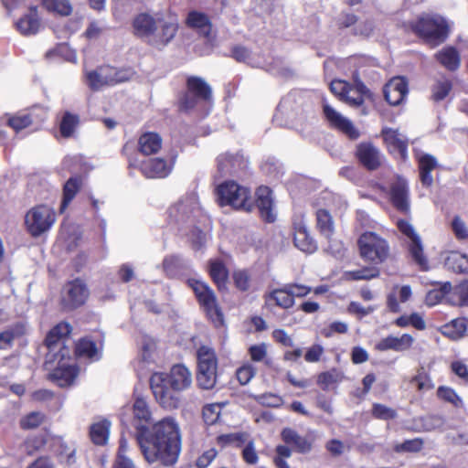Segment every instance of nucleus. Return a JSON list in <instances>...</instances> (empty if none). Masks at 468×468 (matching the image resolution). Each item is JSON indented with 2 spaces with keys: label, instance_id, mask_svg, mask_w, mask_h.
Listing matches in <instances>:
<instances>
[{
  "label": "nucleus",
  "instance_id": "f257e3e1",
  "mask_svg": "<svg viewBox=\"0 0 468 468\" xmlns=\"http://www.w3.org/2000/svg\"><path fill=\"white\" fill-rule=\"evenodd\" d=\"M133 410L135 438L144 460L150 464H176L182 450V434L177 420L165 417L148 426L152 413L147 402L141 398L135 399Z\"/></svg>",
  "mask_w": 468,
  "mask_h": 468
},
{
  "label": "nucleus",
  "instance_id": "f03ea898",
  "mask_svg": "<svg viewBox=\"0 0 468 468\" xmlns=\"http://www.w3.org/2000/svg\"><path fill=\"white\" fill-rule=\"evenodd\" d=\"M192 382V373L183 364L173 366L169 373L155 372L150 378V387L155 400L167 410L179 407V393L189 388Z\"/></svg>",
  "mask_w": 468,
  "mask_h": 468
},
{
  "label": "nucleus",
  "instance_id": "7ed1b4c3",
  "mask_svg": "<svg viewBox=\"0 0 468 468\" xmlns=\"http://www.w3.org/2000/svg\"><path fill=\"white\" fill-rule=\"evenodd\" d=\"M133 29L137 36L158 48L166 46L176 36L178 29L177 18L175 15L140 14L133 20Z\"/></svg>",
  "mask_w": 468,
  "mask_h": 468
},
{
  "label": "nucleus",
  "instance_id": "20e7f679",
  "mask_svg": "<svg viewBox=\"0 0 468 468\" xmlns=\"http://www.w3.org/2000/svg\"><path fill=\"white\" fill-rule=\"evenodd\" d=\"M409 27L432 47L444 42L451 31L448 21L437 14H422L410 22Z\"/></svg>",
  "mask_w": 468,
  "mask_h": 468
},
{
  "label": "nucleus",
  "instance_id": "39448f33",
  "mask_svg": "<svg viewBox=\"0 0 468 468\" xmlns=\"http://www.w3.org/2000/svg\"><path fill=\"white\" fill-rule=\"evenodd\" d=\"M133 71L130 69H116L110 66L100 67L85 73L86 82L92 90H100L131 80Z\"/></svg>",
  "mask_w": 468,
  "mask_h": 468
},
{
  "label": "nucleus",
  "instance_id": "423d86ee",
  "mask_svg": "<svg viewBox=\"0 0 468 468\" xmlns=\"http://www.w3.org/2000/svg\"><path fill=\"white\" fill-rule=\"evenodd\" d=\"M218 202L220 206H230L235 209L250 211V191L234 181H226L217 187Z\"/></svg>",
  "mask_w": 468,
  "mask_h": 468
},
{
  "label": "nucleus",
  "instance_id": "0eeeda50",
  "mask_svg": "<svg viewBox=\"0 0 468 468\" xmlns=\"http://www.w3.org/2000/svg\"><path fill=\"white\" fill-rule=\"evenodd\" d=\"M55 222L56 212L47 205L35 206L25 216L27 229L33 237H38L48 231Z\"/></svg>",
  "mask_w": 468,
  "mask_h": 468
},
{
  "label": "nucleus",
  "instance_id": "6e6552de",
  "mask_svg": "<svg viewBox=\"0 0 468 468\" xmlns=\"http://www.w3.org/2000/svg\"><path fill=\"white\" fill-rule=\"evenodd\" d=\"M199 206L195 194H189L171 205L167 210L169 224L182 226L191 224L198 213Z\"/></svg>",
  "mask_w": 468,
  "mask_h": 468
},
{
  "label": "nucleus",
  "instance_id": "1a4fd4ad",
  "mask_svg": "<svg viewBox=\"0 0 468 468\" xmlns=\"http://www.w3.org/2000/svg\"><path fill=\"white\" fill-rule=\"evenodd\" d=\"M361 257L368 261L382 262L388 255L386 240L373 232H366L358 239Z\"/></svg>",
  "mask_w": 468,
  "mask_h": 468
},
{
  "label": "nucleus",
  "instance_id": "9d476101",
  "mask_svg": "<svg viewBox=\"0 0 468 468\" xmlns=\"http://www.w3.org/2000/svg\"><path fill=\"white\" fill-rule=\"evenodd\" d=\"M187 90L181 100V108L189 111L200 102L211 99L210 86L199 77H189L186 82Z\"/></svg>",
  "mask_w": 468,
  "mask_h": 468
},
{
  "label": "nucleus",
  "instance_id": "9b49d317",
  "mask_svg": "<svg viewBox=\"0 0 468 468\" xmlns=\"http://www.w3.org/2000/svg\"><path fill=\"white\" fill-rule=\"evenodd\" d=\"M71 329L69 324L59 323L49 331L46 338L48 356H59L60 359H66L69 356V349L66 346V342Z\"/></svg>",
  "mask_w": 468,
  "mask_h": 468
},
{
  "label": "nucleus",
  "instance_id": "f8f14e48",
  "mask_svg": "<svg viewBox=\"0 0 468 468\" xmlns=\"http://www.w3.org/2000/svg\"><path fill=\"white\" fill-rule=\"evenodd\" d=\"M188 285L193 289L199 303L213 319L221 320L222 314L218 307L213 291L202 281L189 279Z\"/></svg>",
  "mask_w": 468,
  "mask_h": 468
},
{
  "label": "nucleus",
  "instance_id": "ddd939ff",
  "mask_svg": "<svg viewBox=\"0 0 468 468\" xmlns=\"http://www.w3.org/2000/svg\"><path fill=\"white\" fill-rule=\"evenodd\" d=\"M330 90L341 101L355 107L363 104V95L367 91L366 86L362 83L357 84V86L354 88L341 80H333L330 84Z\"/></svg>",
  "mask_w": 468,
  "mask_h": 468
},
{
  "label": "nucleus",
  "instance_id": "4468645a",
  "mask_svg": "<svg viewBox=\"0 0 468 468\" xmlns=\"http://www.w3.org/2000/svg\"><path fill=\"white\" fill-rule=\"evenodd\" d=\"M397 226L399 231L409 239L410 251L415 262L422 270H428V261L423 255L420 239L412 225L406 220H399Z\"/></svg>",
  "mask_w": 468,
  "mask_h": 468
},
{
  "label": "nucleus",
  "instance_id": "2eb2a0df",
  "mask_svg": "<svg viewBox=\"0 0 468 468\" xmlns=\"http://www.w3.org/2000/svg\"><path fill=\"white\" fill-rule=\"evenodd\" d=\"M248 166V161L239 153H224L217 158L218 174L219 176H239Z\"/></svg>",
  "mask_w": 468,
  "mask_h": 468
},
{
  "label": "nucleus",
  "instance_id": "dca6fc26",
  "mask_svg": "<svg viewBox=\"0 0 468 468\" xmlns=\"http://www.w3.org/2000/svg\"><path fill=\"white\" fill-rule=\"evenodd\" d=\"M323 111L330 126L341 131L352 139H356L359 136V133L353 123L326 101L323 102Z\"/></svg>",
  "mask_w": 468,
  "mask_h": 468
},
{
  "label": "nucleus",
  "instance_id": "f3484780",
  "mask_svg": "<svg viewBox=\"0 0 468 468\" xmlns=\"http://www.w3.org/2000/svg\"><path fill=\"white\" fill-rule=\"evenodd\" d=\"M89 290L85 282L80 279L69 282L63 291V303L70 308H76L85 303Z\"/></svg>",
  "mask_w": 468,
  "mask_h": 468
},
{
  "label": "nucleus",
  "instance_id": "a211bd4d",
  "mask_svg": "<svg viewBox=\"0 0 468 468\" xmlns=\"http://www.w3.org/2000/svg\"><path fill=\"white\" fill-rule=\"evenodd\" d=\"M174 161L164 158H151L140 165L142 174L147 178H165L170 175Z\"/></svg>",
  "mask_w": 468,
  "mask_h": 468
},
{
  "label": "nucleus",
  "instance_id": "6ab92c4d",
  "mask_svg": "<svg viewBox=\"0 0 468 468\" xmlns=\"http://www.w3.org/2000/svg\"><path fill=\"white\" fill-rule=\"evenodd\" d=\"M53 358L58 360V366L50 373V380L61 388L72 385L79 375V368L76 365L64 362L65 359L59 356Z\"/></svg>",
  "mask_w": 468,
  "mask_h": 468
},
{
  "label": "nucleus",
  "instance_id": "aec40b11",
  "mask_svg": "<svg viewBox=\"0 0 468 468\" xmlns=\"http://www.w3.org/2000/svg\"><path fill=\"white\" fill-rule=\"evenodd\" d=\"M384 141L391 154L406 159L408 152V138L398 130L385 128L382 130Z\"/></svg>",
  "mask_w": 468,
  "mask_h": 468
},
{
  "label": "nucleus",
  "instance_id": "412c9836",
  "mask_svg": "<svg viewBox=\"0 0 468 468\" xmlns=\"http://www.w3.org/2000/svg\"><path fill=\"white\" fill-rule=\"evenodd\" d=\"M386 101L393 106L399 105L408 94V83L403 77L392 78L383 90Z\"/></svg>",
  "mask_w": 468,
  "mask_h": 468
},
{
  "label": "nucleus",
  "instance_id": "4be33fe9",
  "mask_svg": "<svg viewBox=\"0 0 468 468\" xmlns=\"http://www.w3.org/2000/svg\"><path fill=\"white\" fill-rule=\"evenodd\" d=\"M293 230V241L296 248L306 253H313L316 250V242L308 233L303 218L294 219Z\"/></svg>",
  "mask_w": 468,
  "mask_h": 468
},
{
  "label": "nucleus",
  "instance_id": "5701e85b",
  "mask_svg": "<svg viewBox=\"0 0 468 468\" xmlns=\"http://www.w3.org/2000/svg\"><path fill=\"white\" fill-rule=\"evenodd\" d=\"M356 155L360 163L369 170L377 169L384 160L380 151L370 143L360 144L357 146Z\"/></svg>",
  "mask_w": 468,
  "mask_h": 468
},
{
  "label": "nucleus",
  "instance_id": "b1692460",
  "mask_svg": "<svg viewBox=\"0 0 468 468\" xmlns=\"http://www.w3.org/2000/svg\"><path fill=\"white\" fill-rule=\"evenodd\" d=\"M390 198L394 207L404 213L410 210L409 187L407 182L397 177L390 186Z\"/></svg>",
  "mask_w": 468,
  "mask_h": 468
},
{
  "label": "nucleus",
  "instance_id": "393cba45",
  "mask_svg": "<svg viewBox=\"0 0 468 468\" xmlns=\"http://www.w3.org/2000/svg\"><path fill=\"white\" fill-rule=\"evenodd\" d=\"M156 356V343L149 336H144L142 347L137 363L134 367L139 375H144L147 366L154 363Z\"/></svg>",
  "mask_w": 468,
  "mask_h": 468
},
{
  "label": "nucleus",
  "instance_id": "a878e982",
  "mask_svg": "<svg viewBox=\"0 0 468 468\" xmlns=\"http://www.w3.org/2000/svg\"><path fill=\"white\" fill-rule=\"evenodd\" d=\"M16 28L24 36L36 35L40 31L41 21L36 6H30L28 13L21 16L16 23Z\"/></svg>",
  "mask_w": 468,
  "mask_h": 468
},
{
  "label": "nucleus",
  "instance_id": "bb28decb",
  "mask_svg": "<svg viewBox=\"0 0 468 468\" xmlns=\"http://www.w3.org/2000/svg\"><path fill=\"white\" fill-rule=\"evenodd\" d=\"M414 343V338L409 334H403L400 336L388 335L381 339L376 348L379 351L393 350L396 352H404L409 350Z\"/></svg>",
  "mask_w": 468,
  "mask_h": 468
},
{
  "label": "nucleus",
  "instance_id": "cd10ccee",
  "mask_svg": "<svg viewBox=\"0 0 468 468\" xmlns=\"http://www.w3.org/2000/svg\"><path fill=\"white\" fill-rule=\"evenodd\" d=\"M256 204L261 216L268 222L275 219L274 204L271 190L268 186H260L256 192Z\"/></svg>",
  "mask_w": 468,
  "mask_h": 468
},
{
  "label": "nucleus",
  "instance_id": "c85d7f7f",
  "mask_svg": "<svg viewBox=\"0 0 468 468\" xmlns=\"http://www.w3.org/2000/svg\"><path fill=\"white\" fill-rule=\"evenodd\" d=\"M53 449L61 463L70 466L76 463L77 449L74 442L57 437L53 441Z\"/></svg>",
  "mask_w": 468,
  "mask_h": 468
},
{
  "label": "nucleus",
  "instance_id": "c756f323",
  "mask_svg": "<svg viewBox=\"0 0 468 468\" xmlns=\"http://www.w3.org/2000/svg\"><path fill=\"white\" fill-rule=\"evenodd\" d=\"M162 144L163 140L158 133L147 132L138 139V151L144 155L154 154L162 148Z\"/></svg>",
  "mask_w": 468,
  "mask_h": 468
},
{
  "label": "nucleus",
  "instance_id": "7c9ffc66",
  "mask_svg": "<svg viewBox=\"0 0 468 468\" xmlns=\"http://www.w3.org/2000/svg\"><path fill=\"white\" fill-rule=\"evenodd\" d=\"M436 59L448 70H456L461 64L459 51L451 46L441 48L435 54Z\"/></svg>",
  "mask_w": 468,
  "mask_h": 468
},
{
  "label": "nucleus",
  "instance_id": "2f4dec72",
  "mask_svg": "<svg viewBox=\"0 0 468 468\" xmlns=\"http://www.w3.org/2000/svg\"><path fill=\"white\" fill-rule=\"evenodd\" d=\"M281 435L283 441L286 444L292 445L297 452L305 453L311 451V442L306 438L300 436L294 430L285 428Z\"/></svg>",
  "mask_w": 468,
  "mask_h": 468
},
{
  "label": "nucleus",
  "instance_id": "473e14b6",
  "mask_svg": "<svg viewBox=\"0 0 468 468\" xmlns=\"http://www.w3.org/2000/svg\"><path fill=\"white\" fill-rule=\"evenodd\" d=\"M420 176L422 185L426 186H431L433 178L431 172L437 166L435 157L431 154H423L418 156Z\"/></svg>",
  "mask_w": 468,
  "mask_h": 468
},
{
  "label": "nucleus",
  "instance_id": "72a5a7b5",
  "mask_svg": "<svg viewBox=\"0 0 468 468\" xmlns=\"http://www.w3.org/2000/svg\"><path fill=\"white\" fill-rule=\"evenodd\" d=\"M186 23L190 27L196 28L204 37H209L211 24L206 15L197 11L190 12Z\"/></svg>",
  "mask_w": 468,
  "mask_h": 468
},
{
  "label": "nucleus",
  "instance_id": "f704fd0d",
  "mask_svg": "<svg viewBox=\"0 0 468 468\" xmlns=\"http://www.w3.org/2000/svg\"><path fill=\"white\" fill-rule=\"evenodd\" d=\"M75 352L80 358H88L93 361L101 357L100 348L89 338L80 340L76 345Z\"/></svg>",
  "mask_w": 468,
  "mask_h": 468
},
{
  "label": "nucleus",
  "instance_id": "c9c22d12",
  "mask_svg": "<svg viewBox=\"0 0 468 468\" xmlns=\"http://www.w3.org/2000/svg\"><path fill=\"white\" fill-rule=\"evenodd\" d=\"M197 367L198 369H217L218 360L214 350L207 346H202L197 349Z\"/></svg>",
  "mask_w": 468,
  "mask_h": 468
},
{
  "label": "nucleus",
  "instance_id": "e433bc0d",
  "mask_svg": "<svg viewBox=\"0 0 468 468\" xmlns=\"http://www.w3.org/2000/svg\"><path fill=\"white\" fill-rule=\"evenodd\" d=\"M41 4L48 12L60 16H69L73 11L69 0H41Z\"/></svg>",
  "mask_w": 468,
  "mask_h": 468
},
{
  "label": "nucleus",
  "instance_id": "4c0bfd02",
  "mask_svg": "<svg viewBox=\"0 0 468 468\" xmlns=\"http://www.w3.org/2000/svg\"><path fill=\"white\" fill-rule=\"evenodd\" d=\"M209 273L219 290L226 288L228 271L221 261L211 260L209 261Z\"/></svg>",
  "mask_w": 468,
  "mask_h": 468
},
{
  "label": "nucleus",
  "instance_id": "58836bf2",
  "mask_svg": "<svg viewBox=\"0 0 468 468\" xmlns=\"http://www.w3.org/2000/svg\"><path fill=\"white\" fill-rule=\"evenodd\" d=\"M444 264L454 272L463 273L468 271V257L458 251H451L447 255Z\"/></svg>",
  "mask_w": 468,
  "mask_h": 468
},
{
  "label": "nucleus",
  "instance_id": "ea45409f",
  "mask_svg": "<svg viewBox=\"0 0 468 468\" xmlns=\"http://www.w3.org/2000/svg\"><path fill=\"white\" fill-rule=\"evenodd\" d=\"M466 330L467 324L463 318L454 319L450 324H447L441 327L442 335L452 340H457L463 337Z\"/></svg>",
  "mask_w": 468,
  "mask_h": 468
},
{
  "label": "nucleus",
  "instance_id": "a19ab883",
  "mask_svg": "<svg viewBox=\"0 0 468 468\" xmlns=\"http://www.w3.org/2000/svg\"><path fill=\"white\" fill-rule=\"evenodd\" d=\"M80 186L81 180L77 177H71L65 183L63 189V199L60 206L61 213L65 211L69 204L75 197L76 194L80 188Z\"/></svg>",
  "mask_w": 468,
  "mask_h": 468
},
{
  "label": "nucleus",
  "instance_id": "79ce46f5",
  "mask_svg": "<svg viewBox=\"0 0 468 468\" xmlns=\"http://www.w3.org/2000/svg\"><path fill=\"white\" fill-rule=\"evenodd\" d=\"M110 422L102 420L96 422L90 427V435L91 441L98 445H103L109 438Z\"/></svg>",
  "mask_w": 468,
  "mask_h": 468
},
{
  "label": "nucleus",
  "instance_id": "37998d69",
  "mask_svg": "<svg viewBox=\"0 0 468 468\" xmlns=\"http://www.w3.org/2000/svg\"><path fill=\"white\" fill-rule=\"evenodd\" d=\"M233 57L239 62H244L251 67H262L263 62L261 59L252 54L248 48L244 47H236L233 48Z\"/></svg>",
  "mask_w": 468,
  "mask_h": 468
},
{
  "label": "nucleus",
  "instance_id": "c03bdc74",
  "mask_svg": "<svg viewBox=\"0 0 468 468\" xmlns=\"http://www.w3.org/2000/svg\"><path fill=\"white\" fill-rule=\"evenodd\" d=\"M79 122L80 119L77 114L66 112L59 124V131L61 135L65 138L73 136Z\"/></svg>",
  "mask_w": 468,
  "mask_h": 468
},
{
  "label": "nucleus",
  "instance_id": "a18cd8bd",
  "mask_svg": "<svg viewBox=\"0 0 468 468\" xmlns=\"http://www.w3.org/2000/svg\"><path fill=\"white\" fill-rule=\"evenodd\" d=\"M316 221L320 232L325 238L329 239L334 231V223L331 215L325 209H319L316 212Z\"/></svg>",
  "mask_w": 468,
  "mask_h": 468
},
{
  "label": "nucleus",
  "instance_id": "49530a36",
  "mask_svg": "<svg viewBox=\"0 0 468 468\" xmlns=\"http://www.w3.org/2000/svg\"><path fill=\"white\" fill-rule=\"evenodd\" d=\"M47 58H53L55 57L62 58L63 59L76 63L77 62V55L76 52L70 48L68 44H59L53 49L48 50L46 53Z\"/></svg>",
  "mask_w": 468,
  "mask_h": 468
},
{
  "label": "nucleus",
  "instance_id": "de8ad7c7",
  "mask_svg": "<svg viewBox=\"0 0 468 468\" xmlns=\"http://www.w3.org/2000/svg\"><path fill=\"white\" fill-rule=\"evenodd\" d=\"M267 301H274L278 306L285 309L292 307L294 303V299H292L287 287L272 291Z\"/></svg>",
  "mask_w": 468,
  "mask_h": 468
},
{
  "label": "nucleus",
  "instance_id": "09e8293b",
  "mask_svg": "<svg viewBox=\"0 0 468 468\" xmlns=\"http://www.w3.org/2000/svg\"><path fill=\"white\" fill-rule=\"evenodd\" d=\"M32 114L27 112H19L7 117L8 126H10L16 133L28 127L32 123Z\"/></svg>",
  "mask_w": 468,
  "mask_h": 468
},
{
  "label": "nucleus",
  "instance_id": "8fccbe9b",
  "mask_svg": "<svg viewBox=\"0 0 468 468\" xmlns=\"http://www.w3.org/2000/svg\"><path fill=\"white\" fill-rule=\"evenodd\" d=\"M421 427L417 431H444L445 420L441 416L431 415L420 419Z\"/></svg>",
  "mask_w": 468,
  "mask_h": 468
},
{
  "label": "nucleus",
  "instance_id": "3c124183",
  "mask_svg": "<svg viewBox=\"0 0 468 468\" xmlns=\"http://www.w3.org/2000/svg\"><path fill=\"white\" fill-rule=\"evenodd\" d=\"M437 396L439 399L444 400L454 406L455 408H463V402L461 397L456 393V391L445 386H441L437 389Z\"/></svg>",
  "mask_w": 468,
  "mask_h": 468
},
{
  "label": "nucleus",
  "instance_id": "603ef678",
  "mask_svg": "<svg viewBox=\"0 0 468 468\" xmlns=\"http://www.w3.org/2000/svg\"><path fill=\"white\" fill-rule=\"evenodd\" d=\"M343 374L337 369H332L323 372L318 376L317 383L324 388L327 389L332 386L341 382Z\"/></svg>",
  "mask_w": 468,
  "mask_h": 468
},
{
  "label": "nucleus",
  "instance_id": "864d4df0",
  "mask_svg": "<svg viewBox=\"0 0 468 468\" xmlns=\"http://www.w3.org/2000/svg\"><path fill=\"white\" fill-rule=\"evenodd\" d=\"M197 384L203 389L214 388L217 380V369H198Z\"/></svg>",
  "mask_w": 468,
  "mask_h": 468
},
{
  "label": "nucleus",
  "instance_id": "5fc2aeb1",
  "mask_svg": "<svg viewBox=\"0 0 468 468\" xmlns=\"http://www.w3.org/2000/svg\"><path fill=\"white\" fill-rule=\"evenodd\" d=\"M379 271L377 268H363L356 271H346L344 277L347 281L370 280L378 277Z\"/></svg>",
  "mask_w": 468,
  "mask_h": 468
},
{
  "label": "nucleus",
  "instance_id": "6e6d98bb",
  "mask_svg": "<svg viewBox=\"0 0 468 468\" xmlns=\"http://www.w3.org/2000/svg\"><path fill=\"white\" fill-rule=\"evenodd\" d=\"M45 415L39 411H33L20 420V426L24 430L36 429L43 423Z\"/></svg>",
  "mask_w": 468,
  "mask_h": 468
},
{
  "label": "nucleus",
  "instance_id": "4d7b16f0",
  "mask_svg": "<svg viewBox=\"0 0 468 468\" xmlns=\"http://www.w3.org/2000/svg\"><path fill=\"white\" fill-rule=\"evenodd\" d=\"M424 441L420 438L407 440L394 446L396 452H418L423 448Z\"/></svg>",
  "mask_w": 468,
  "mask_h": 468
},
{
  "label": "nucleus",
  "instance_id": "13d9d810",
  "mask_svg": "<svg viewBox=\"0 0 468 468\" xmlns=\"http://www.w3.org/2000/svg\"><path fill=\"white\" fill-rule=\"evenodd\" d=\"M452 90V82L449 80H438L432 88V99L441 101L446 98Z\"/></svg>",
  "mask_w": 468,
  "mask_h": 468
},
{
  "label": "nucleus",
  "instance_id": "bf43d9fd",
  "mask_svg": "<svg viewBox=\"0 0 468 468\" xmlns=\"http://www.w3.org/2000/svg\"><path fill=\"white\" fill-rule=\"evenodd\" d=\"M256 375V368L250 363H245L236 371V377L238 381L241 385L248 384Z\"/></svg>",
  "mask_w": 468,
  "mask_h": 468
},
{
  "label": "nucleus",
  "instance_id": "052dcab7",
  "mask_svg": "<svg viewBox=\"0 0 468 468\" xmlns=\"http://www.w3.org/2000/svg\"><path fill=\"white\" fill-rule=\"evenodd\" d=\"M451 225L456 239L459 240L468 239V226L461 217L455 216Z\"/></svg>",
  "mask_w": 468,
  "mask_h": 468
},
{
  "label": "nucleus",
  "instance_id": "680f3d73",
  "mask_svg": "<svg viewBox=\"0 0 468 468\" xmlns=\"http://www.w3.org/2000/svg\"><path fill=\"white\" fill-rule=\"evenodd\" d=\"M221 412V406L219 404H209L203 408V419L208 425H212L218 421Z\"/></svg>",
  "mask_w": 468,
  "mask_h": 468
},
{
  "label": "nucleus",
  "instance_id": "e2e57ef3",
  "mask_svg": "<svg viewBox=\"0 0 468 468\" xmlns=\"http://www.w3.org/2000/svg\"><path fill=\"white\" fill-rule=\"evenodd\" d=\"M372 415L377 419L388 420L395 419L397 412L395 410L383 404L375 403L372 408Z\"/></svg>",
  "mask_w": 468,
  "mask_h": 468
},
{
  "label": "nucleus",
  "instance_id": "0e129e2a",
  "mask_svg": "<svg viewBox=\"0 0 468 468\" xmlns=\"http://www.w3.org/2000/svg\"><path fill=\"white\" fill-rule=\"evenodd\" d=\"M451 289L452 285L450 283H446L442 286L441 290L430 291L426 296L427 304L432 306L441 303Z\"/></svg>",
  "mask_w": 468,
  "mask_h": 468
},
{
  "label": "nucleus",
  "instance_id": "69168bd1",
  "mask_svg": "<svg viewBox=\"0 0 468 468\" xmlns=\"http://www.w3.org/2000/svg\"><path fill=\"white\" fill-rule=\"evenodd\" d=\"M250 358L254 362H262L267 356V346L264 343L250 346L249 348Z\"/></svg>",
  "mask_w": 468,
  "mask_h": 468
},
{
  "label": "nucleus",
  "instance_id": "338daca9",
  "mask_svg": "<svg viewBox=\"0 0 468 468\" xmlns=\"http://www.w3.org/2000/svg\"><path fill=\"white\" fill-rule=\"evenodd\" d=\"M234 283L240 291H246L250 287V277L246 271H236L232 275Z\"/></svg>",
  "mask_w": 468,
  "mask_h": 468
},
{
  "label": "nucleus",
  "instance_id": "774afa93",
  "mask_svg": "<svg viewBox=\"0 0 468 468\" xmlns=\"http://www.w3.org/2000/svg\"><path fill=\"white\" fill-rule=\"evenodd\" d=\"M218 452L214 448L205 451L197 460V468H207L216 458Z\"/></svg>",
  "mask_w": 468,
  "mask_h": 468
}]
</instances>
